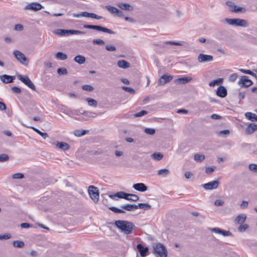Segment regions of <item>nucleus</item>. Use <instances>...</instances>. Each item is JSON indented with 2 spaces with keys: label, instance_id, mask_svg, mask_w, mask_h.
<instances>
[{
  "label": "nucleus",
  "instance_id": "nucleus-44",
  "mask_svg": "<svg viewBox=\"0 0 257 257\" xmlns=\"http://www.w3.org/2000/svg\"><path fill=\"white\" fill-rule=\"evenodd\" d=\"M148 113L146 110H143L139 112H137L134 114V116L136 117H141L144 116Z\"/></svg>",
  "mask_w": 257,
  "mask_h": 257
},
{
  "label": "nucleus",
  "instance_id": "nucleus-18",
  "mask_svg": "<svg viewBox=\"0 0 257 257\" xmlns=\"http://www.w3.org/2000/svg\"><path fill=\"white\" fill-rule=\"evenodd\" d=\"M137 248L142 257H145L147 255V253L149 250L148 247H144L142 244L139 243L137 244Z\"/></svg>",
  "mask_w": 257,
  "mask_h": 257
},
{
  "label": "nucleus",
  "instance_id": "nucleus-30",
  "mask_svg": "<svg viewBox=\"0 0 257 257\" xmlns=\"http://www.w3.org/2000/svg\"><path fill=\"white\" fill-rule=\"evenodd\" d=\"M170 171L168 169H163L159 170L158 171V175H161L163 177H166L169 175Z\"/></svg>",
  "mask_w": 257,
  "mask_h": 257
},
{
  "label": "nucleus",
  "instance_id": "nucleus-25",
  "mask_svg": "<svg viewBox=\"0 0 257 257\" xmlns=\"http://www.w3.org/2000/svg\"><path fill=\"white\" fill-rule=\"evenodd\" d=\"M88 132L87 130H76L74 131V135L76 137L82 136Z\"/></svg>",
  "mask_w": 257,
  "mask_h": 257
},
{
  "label": "nucleus",
  "instance_id": "nucleus-21",
  "mask_svg": "<svg viewBox=\"0 0 257 257\" xmlns=\"http://www.w3.org/2000/svg\"><path fill=\"white\" fill-rule=\"evenodd\" d=\"M117 66L119 68L126 69L131 66L130 63L124 60H119L117 61Z\"/></svg>",
  "mask_w": 257,
  "mask_h": 257
},
{
  "label": "nucleus",
  "instance_id": "nucleus-58",
  "mask_svg": "<svg viewBox=\"0 0 257 257\" xmlns=\"http://www.w3.org/2000/svg\"><path fill=\"white\" fill-rule=\"evenodd\" d=\"M224 203V201L222 200H216L214 202V205L217 206H222Z\"/></svg>",
  "mask_w": 257,
  "mask_h": 257
},
{
  "label": "nucleus",
  "instance_id": "nucleus-12",
  "mask_svg": "<svg viewBox=\"0 0 257 257\" xmlns=\"http://www.w3.org/2000/svg\"><path fill=\"white\" fill-rule=\"evenodd\" d=\"M213 59L212 56L203 54H200L198 57V60L200 63L212 61Z\"/></svg>",
  "mask_w": 257,
  "mask_h": 257
},
{
  "label": "nucleus",
  "instance_id": "nucleus-47",
  "mask_svg": "<svg viewBox=\"0 0 257 257\" xmlns=\"http://www.w3.org/2000/svg\"><path fill=\"white\" fill-rule=\"evenodd\" d=\"M145 132L149 135H154L155 133V130L151 128H146L145 129Z\"/></svg>",
  "mask_w": 257,
  "mask_h": 257
},
{
  "label": "nucleus",
  "instance_id": "nucleus-59",
  "mask_svg": "<svg viewBox=\"0 0 257 257\" xmlns=\"http://www.w3.org/2000/svg\"><path fill=\"white\" fill-rule=\"evenodd\" d=\"M90 18L95 19L96 20H100L102 18L101 16H98L94 13H91Z\"/></svg>",
  "mask_w": 257,
  "mask_h": 257
},
{
  "label": "nucleus",
  "instance_id": "nucleus-38",
  "mask_svg": "<svg viewBox=\"0 0 257 257\" xmlns=\"http://www.w3.org/2000/svg\"><path fill=\"white\" fill-rule=\"evenodd\" d=\"M109 209L110 210H111L112 211H113V212L116 213H124L125 212L122 209H119V208H116L115 207H113V206L109 207Z\"/></svg>",
  "mask_w": 257,
  "mask_h": 257
},
{
  "label": "nucleus",
  "instance_id": "nucleus-57",
  "mask_svg": "<svg viewBox=\"0 0 257 257\" xmlns=\"http://www.w3.org/2000/svg\"><path fill=\"white\" fill-rule=\"evenodd\" d=\"M12 90L15 93H20L21 92V89L17 86L12 87Z\"/></svg>",
  "mask_w": 257,
  "mask_h": 257
},
{
  "label": "nucleus",
  "instance_id": "nucleus-15",
  "mask_svg": "<svg viewBox=\"0 0 257 257\" xmlns=\"http://www.w3.org/2000/svg\"><path fill=\"white\" fill-rule=\"evenodd\" d=\"M15 79V76H11L7 74H4L0 76V79L5 83L13 82Z\"/></svg>",
  "mask_w": 257,
  "mask_h": 257
},
{
  "label": "nucleus",
  "instance_id": "nucleus-45",
  "mask_svg": "<svg viewBox=\"0 0 257 257\" xmlns=\"http://www.w3.org/2000/svg\"><path fill=\"white\" fill-rule=\"evenodd\" d=\"M183 42H174V41H166L165 43L166 44H170V45H176V46H182L183 45Z\"/></svg>",
  "mask_w": 257,
  "mask_h": 257
},
{
  "label": "nucleus",
  "instance_id": "nucleus-53",
  "mask_svg": "<svg viewBox=\"0 0 257 257\" xmlns=\"http://www.w3.org/2000/svg\"><path fill=\"white\" fill-rule=\"evenodd\" d=\"M105 49L107 51H114L116 50V48L113 45H107L105 46Z\"/></svg>",
  "mask_w": 257,
  "mask_h": 257
},
{
  "label": "nucleus",
  "instance_id": "nucleus-24",
  "mask_svg": "<svg viewBox=\"0 0 257 257\" xmlns=\"http://www.w3.org/2000/svg\"><path fill=\"white\" fill-rule=\"evenodd\" d=\"M245 116L248 119L252 121H257V115L255 113L247 112L245 113Z\"/></svg>",
  "mask_w": 257,
  "mask_h": 257
},
{
  "label": "nucleus",
  "instance_id": "nucleus-48",
  "mask_svg": "<svg viewBox=\"0 0 257 257\" xmlns=\"http://www.w3.org/2000/svg\"><path fill=\"white\" fill-rule=\"evenodd\" d=\"M82 88L83 90L88 91H91L93 90V87L90 85H84L82 86Z\"/></svg>",
  "mask_w": 257,
  "mask_h": 257
},
{
  "label": "nucleus",
  "instance_id": "nucleus-55",
  "mask_svg": "<svg viewBox=\"0 0 257 257\" xmlns=\"http://www.w3.org/2000/svg\"><path fill=\"white\" fill-rule=\"evenodd\" d=\"M249 169L251 171H253L255 172H257V165L256 164H250L249 165Z\"/></svg>",
  "mask_w": 257,
  "mask_h": 257
},
{
  "label": "nucleus",
  "instance_id": "nucleus-26",
  "mask_svg": "<svg viewBox=\"0 0 257 257\" xmlns=\"http://www.w3.org/2000/svg\"><path fill=\"white\" fill-rule=\"evenodd\" d=\"M223 78H218L217 79L213 80V81L210 82V83H209V85L210 87H214V86H215L216 85H219L220 84H221L223 82Z\"/></svg>",
  "mask_w": 257,
  "mask_h": 257
},
{
  "label": "nucleus",
  "instance_id": "nucleus-11",
  "mask_svg": "<svg viewBox=\"0 0 257 257\" xmlns=\"http://www.w3.org/2000/svg\"><path fill=\"white\" fill-rule=\"evenodd\" d=\"M42 6L38 3H33L27 5L25 9V10H31L34 11L40 10L42 9Z\"/></svg>",
  "mask_w": 257,
  "mask_h": 257
},
{
  "label": "nucleus",
  "instance_id": "nucleus-64",
  "mask_svg": "<svg viewBox=\"0 0 257 257\" xmlns=\"http://www.w3.org/2000/svg\"><path fill=\"white\" fill-rule=\"evenodd\" d=\"M229 134V131L228 130H225L220 131L219 133V135L222 136L223 135H228Z\"/></svg>",
  "mask_w": 257,
  "mask_h": 257
},
{
  "label": "nucleus",
  "instance_id": "nucleus-16",
  "mask_svg": "<svg viewBox=\"0 0 257 257\" xmlns=\"http://www.w3.org/2000/svg\"><path fill=\"white\" fill-rule=\"evenodd\" d=\"M133 187L134 189L140 192H145L148 189V187L143 183L135 184L133 185Z\"/></svg>",
  "mask_w": 257,
  "mask_h": 257
},
{
  "label": "nucleus",
  "instance_id": "nucleus-13",
  "mask_svg": "<svg viewBox=\"0 0 257 257\" xmlns=\"http://www.w3.org/2000/svg\"><path fill=\"white\" fill-rule=\"evenodd\" d=\"M173 78L171 75H163L158 80V84L159 85H164L166 83L170 81Z\"/></svg>",
  "mask_w": 257,
  "mask_h": 257
},
{
  "label": "nucleus",
  "instance_id": "nucleus-3",
  "mask_svg": "<svg viewBox=\"0 0 257 257\" xmlns=\"http://www.w3.org/2000/svg\"><path fill=\"white\" fill-rule=\"evenodd\" d=\"M55 33L56 35L60 36H68L69 35L74 34H85V32L75 30H63V29H57L55 31Z\"/></svg>",
  "mask_w": 257,
  "mask_h": 257
},
{
  "label": "nucleus",
  "instance_id": "nucleus-61",
  "mask_svg": "<svg viewBox=\"0 0 257 257\" xmlns=\"http://www.w3.org/2000/svg\"><path fill=\"white\" fill-rule=\"evenodd\" d=\"M90 13H88L87 12H81V15L82 17H86V18H90Z\"/></svg>",
  "mask_w": 257,
  "mask_h": 257
},
{
  "label": "nucleus",
  "instance_id": "nucleus-29",
  "mask_svg": "<svg viewBox=\"0 0 257 257\" xmlns=\"http://www.w3.org/2000/svg\"><path fill=\"white\" fill-rule=\"evenodd\" d=\"M56 57L59 60H64L67 59V56L66 54L61 52H59L56 53Z\"/></svg>",
  "mask_w": 257,
  "mask_h": 257
},
{
  "label": "nucleus",
  "instance_id": "nucleus-9",
  "mask_svg": "<svg viewBox=\"0 0 257 257\" xmlns=\"http://www.w3.org/2000/svg\"><path fill=\"white\" fill-rule=\"evenodd\" d=\"M128 195L129 193H127L123 191H120L117 192L114 194L109 195V197L113 200L115 199V197H118L119 198H123L125 199V200H127L128 199Z\"/></svg>",
  "mask_w": 257,
  "mask_h": 257
},
{
  "label": "nucleus",
  "instance_id": "nucleus-43",
  "mask_svg": "<svg viewBox=\"0 0 257 257\" xmlns=\"http://www.w3.org/2000/svg\"><path fill=\"white\" fill-rule=\"evenodd\" d=\"M9 156L6 154H2L0 155V162H6L9 160Z\"/></svg>",
  "mask_w": 257,
  "mask_h": 257
},
{
  "label": "nucleus",
  "instance_id": "nucleus-19",
  "mask_svg": "<svg viewBox=\"0 0 257 257\" xmlns=\"http://www.w3.org/2000/svg\"><path fill=\"white\" fill-rule=\"evenodd\" d=\"M53 144L56 145L58 148L63 150H67L70 148L69 145L67 143L63 142H56L53 143Z\"/></svg>",
  "mask_w": 257,
  "mask_h": 257
},
{
  "label": "nucleus",
  "instance_id": "nucleus-62",
  "mask_svg": "<svg viewBox=\"0 0 257 257\" xmlns=\"http://www.w3.org/2000/svg\"><path fill=\"white\" fill-rule=\"evenodd\" d=\"M115 16L119 18H121L124 16V14L122 11L118 9L115 14Z\"/></svg>",
  "mask_w": 257,
  "mask_h": 257
},
{
  "label": "nucleus",
  "instance_id": "nucleus-35",
  "mask_svg": "<svg viewBox=\"0 0 257 257\" xmlns=\"http://www.w3.org/2000/svg\"><path fill=\"white\" fill-rule=\"evenodd\" d=\"M153 159L159 161L161 160L163 157V155L160 153H155L151 155Z\"/></svg>",
  "mask_w": 257,
  "mask_h": 257
},
{
  "label": "nucleus",
  "instance_id": "nucleus-60",
  "mask_svg": "<svg viewBox=\"0 0 257 257\" xmlns=\"http://www.w3.org/2000/svg\"><path fill=\"white\" fill-rule=\"evenodd\" d=\"M242 9H243L242 8L237 7L236 6H234V9L233 10H232V12H233L234 13H238L241 11Z\"/></svg>",
  "mask_w": 257,
  "mask_h": 257
},
{
  "label": "nucleus",
  "instance_id": "nucleus-63",
  "mask_svg": "<svg viewBox=\"0 0 257 257\" xmlns=\"http://www.w3.org/2000/svg\"><path fill=\"white\" fill-rule=\"evenodd\" d=\"M15 29L18 31H21L23 29V26L22 25L18 24L15 25Z\"/></svg>",
  "mask_w": 257,
  "mask_h": 257
},
{
  "label": "nucleus",
  "instance_id": "nucleus-22",
  "mask_svg": "<svg viewBox=\"0 0 257 257\" xmlns=\"http://www.w3.org/2000/svg\"><path fill=\"white\" fill-rule=\"evenodd\" d=\"M255 130H257V124L254 123H251L247 126L246 132L248 134H251Z\"/></svg>",
  "mask_w": 257,
  "mask_h": 257
},
{
  "label": "nucleus",
  "instance_id": "nucleus-14",
  "mask_svg": "<svg viewBox=\"0 0 257 257\" xmlns=\"http://www.w3.org/2000/svg\"><path fill=\"white\" fill-rule=\"evenodd\" d=\"M238 83L239 84H241L242 86L247 87L252 85L253 83L251 80L248 79L247 76H242Z\"/></svg>",
  "mask_w": 257,
  "mask_h": 257
},
{
  "label": "nucleus",
  "instance_id": "nucleus-7",
  "mask_svg": "<svg viewBox=\"0 0 257 257\" xmlns=\"http://www.w3.org/2000/svg\"><path fill=\"white\" fill-rule=\"evenodd\" d=\"M17 77L20 81L23 82L28 87L33 90H35V86L28 76H26L24 77L21 74H19Z\"/></svg>",
  "mask_w": 257,
  "mask_h": 257
},
{
  "label": "nucleus",
  "instance_id": "nucleus-31",
  "mask_svg": "<svg viewBox=\"0 0 257 257\" xmlns=\"http://www.w3.org/2000/svg\"><path fill=\"white\" fill-rule=\"evenodd\" d=\"M13 245L16 247L21 248L24 246L25 243L21 240H15L13 242Z\"/></svg>",
  "mask_w": 257,
  "mask_h": 257
},
{
  "label": "nucleus",
  "instance_id": "nucleus-36",
  "mask_svg": "<svg viewBox=\"0 0 257 257\" xmlns=\"http://www.w3.org/2000/svg\"><path fill=\"white\" fill-rule=\"evenodd\" d=\"M139 197L138 195L134 194L129 193L128 199H127V200L136 202L139 200Z\"/></svg>",
  "mask_w": 257,
  "mask_h": 257
},
{
  "label": "nucleus",
  "instance_id": "nucleus-32",
  "mask_svg": "<svg viewBox=\"0 0 257 257\" xmlns=\"http://www.w3.org/2000/svg\"><path fill=\"white\" fill-rule=\"evenodd\" d=\"M138 206H139V208L145 210H148L152 208L151 206L148 203H139Z\"/></svg>",
  "mask_w": 257,
  "mask_h": 257
},
{
  "label": "nucleus",
  "instance_id": "nucleus-1",
  "mask_svg": "<svg viewBox=\"0 0 257 257\" xmlns=\"http://www.w3.org/2000/svg\"><path fill=\"white\" fill-rule=\"evenodd\" d=\"M115 225L125 234H130L136 229V226L132 222L126 220H118L114 222Z\"/></svg>",
  "mask_w": 257,
  "mask_h": 257
},
{
  "label": "nucleus",
  "instance_id": "nucleus-2",
  "mask_svg": "<svg viewBox=\"0 0 257 257\" xmlns=\"http://www.w3.org/2000/svg\"><path fill=\"white\" fill-rule=\"evenodd\" d=\"M225 21L229 25L233 26H238L242 27H247L248 26L247 21L244 19L236 18L229 19L225 18Z\"/></svg>",
  "mask_w": 257,
  "mask_h": 257
},
{
  "label": "nucleus",
  "instance_id": "nucleus-50",
  "mask_svg": "<svg viewBox=\"0 0 257 257\" xmlns=\"http://www.w3.org/2000/svg\"><path fill=\"white\" fill-rule=\"evenodd\" d=\"M93 44H96V45H103L104 44V42L101 39H94L93 40Z\"/></svg>",
  "mask_w": 257,
  "mask_h": 257
},
{
  "label": "nucleus",
  "instance_id": "nucleus-20",
  "mask_svg": "<svg viewBox=\"0 0 257 257\" xmlns=\"http://www.w3.org/2000/svg\"><path fill=\"white\" fill-rule=\"evenodd\" d=\"M117 6L120 8L121 10L128 11H133L134 9L133 7L128 4L118 3L117 4Z\"/></svg>",
  "mask_w": 257,
  "mask_h": 257
},
{
  "label": "nucleus",
  "instance_id": "nucleus-6",
  "mask_svg": "<svg viewBox=\"0 0 257 257\" xmlns=\"http://www.w3.org/2000/svg\"><path fill=\"white\" fill-rule=\"evenodd\" d=\"M88 191L91 198L94 202H97L99 198V193L97 188L93 186H90Z\"/></svg>",
  "mask_w": 257,
  "mask_h": 257
},
{
  "label": "nucleus",
  "instance_id": "nucleus-27",
  "mask_svg": "<svg viewBox=\"0 0 257 257\" xmlns=\"http://www.w3.org/2000/svg\"><path fill=\"white\" fill-rule=\"evenodd\" d=\"M74 60L79 64H83L85 61V58L82 55H77L75 57Z\"/></svg>",
  "mask_w": 257,
  "mask_h": 257
},
{
  "label": "nucleus",
  "instance_id": "nucleus-56",
  "mask_svg": "<svg viewBox=\"0 0 257 257\" xmlns=\"http://www.w3.org/2000/svg\"><path fill=\"white\" fill-rule=\"evenodd\" d=\"M11 235L10 233H6L3 235H0V239H8L10 238Z\"/></svg>",
  "mask_w": 257,
  "mask_h": 257
},
{
  "label": "nucleus",
  "instance_id": "nucleus-42",
  "mask_svg": "<svg viewBox=\"0 0 257 257\" xmlns=\"http://www.w3.org/2000/svg\"><path fill=\"white\" fill-rule=\"evenodd\" d=\"M248 228V225L246 224H240L239 227L238 228V231L239 232H244Z\"/></svg>",
  "mask_w": 257,
  "mask_h": 257
},
{
  "label": "nucleus",
  "instance_id": "nucleus-10",
  "mask_svg": "<svg viewBox=\"0 0 257 257\" xmlns=\"http://www.w3.org/2000/svg\"><path fill=\"white\" fill-rule=\"evenodd\" d=\"M15 57L17 60L22 63H24V62L27 61V59L26 56L22 52L18 50H15L13 53Z\"/></svg>",
  "mask_w": 257,
  "mask_h": 257
},
{
  "label": "nucleus",
  "instance_id": "nucleus-28",
  "mask_svg": "<svg viewBox=\"0 0 257 257\" xmlns=\"http://www.w3.org/2000/svg\"><path fill=\"white\" fill-rule=\"evenodd\" d=\"M28 127H29V126H28ZM30 128L33 129L35 132H36L37 134L41 136L44 139H46L48 137V134L46 133H43L34 127H30Z\"/></svg>",
  "mask_w": 257,
  "mask_h": 257
},
{
  "label": "nucleus",
  "instance_id": "nucleus-17",
  "mask_svg": "<svg viewBox=\"0 0 257 257\" xmlns=\"http://www.w3.org/2000/svg\"><path fill=\"white\" fill-rule=\"evenodd\" d=\"M227 90L223 86H219L216 91L217 96L223 98L227 95Z\"/></svg>",
  "mask_w": 257,
  "mask_h": 257
},
{
  "label": "nucleus",
  "instance_id": "nucleus-8",
  "mask_svg": "<svg viewBox=\"0 0 257 257\" xmlns=\"http://www.w3.org/2000/svg\"><path fill=\"white\" fill-rule=\"evenodd\" d=\"M219 185V181L217 180H213L209 182L202 185L203 187L206 190H212L218 188Z\"/></svg>",
  "mask_w": 257,
  "mask_h": 257
},
{
  "label": "nucleus",
  "instance_id": "nucleus-52",
  "mask_svg": "<svg viewBox=\"0 0 257 257\" xmlns=\"http://www.w3.org/2000/svg\"><path fill=\"white\" fill-rule=\"evenodd\" d=\"M221 234H222L224 236H230L232 234V233L229 231L221 229Z\"/></svg>",
  "mask_w": 257,
  "mask_h": 257
},
{
  "label": "nucleus",
  "instance_id": "nucleus-4",
  "mask_svg": "<svg viewBox=\"0 0 257 257\" xmlns=\"http://www.w3.org/2000/svg\"><path fill=\"white\" fill-rule=\"evenodd\" d=\"M154 253L158 254L160 257H167V251L165 246L159 243L154 246Z\"/></svg>",
  "mask_w": 257,
  "mask_h": 257
},
{
  "label": "nucleus",
  "instance_id": "nucleus-5",
  "mask_svg": "<svg viewBox=\"0 0 257 257\" xmlns=\"http://www.w3.org/2000/svg\"><path fill=\"white\" fill-rule=\"evenodd\" d=\"M83 28L89 29H93L98 31H101L103 32L107 33L110 34H114L115 33V32L112 31L110 29H107L105 27H103L101 26L97 25H84Z\"/></svg>",
  "mask_w": 257,
  "mask_h": 257
},
{
  "label": "nucleus",
  "instance_id": "nucleus-54",
  "mask_svg": "<svg viewBox=\"0 0 257 257\" xmlns=\"http://www.w3.org/2000/svg\"><path fill=\"white\" fill-rule=\"evenodd\" d=\"M13 177L14 179H22V178H24V175L22 173H19L15 174L13 175Z\"/></svg>",
  "mask_w": 257,
  "mask_h": 257
},
{
  "label": "nucleus",
  "instance_id": "nucleus-41",
  "mask_svg": "<svg viewBox=\"0 0 257 257\" xmlns=\"http://www.w3.org/2000/svg\"><path fill=\"white\" fill-rule=\"evenodd\" d=\"M57 73L59 75H66L68 73L67 69L64 68H59L57 69Z\"/></svg>",
  "mask_w": 257,
  "mask_h": 257
},
{
  "label": "nucleus",
  "instance_id": "nucleus-40",
  "mask_svg": "<svg viewBox=\"0 0 257 257\" xmlns=\"http://www.w3.org/2000/svg\"><path fill=\"white\" fill-rule=\"evenodd\" d=\"M120 208L121 209L126 210L127 211H133V210H132V204H127L121 205L120 206Z\"/></svg>",
  "mask_w": 257,
  "mask_h": 257
},
{
  "label": "nucleus",
  "instance_id": "nucleus-51",
  "mask_svg": "<svg viewBox=\"0 0 257 257\" xmlns=\"http://www.w3.org/2000/svg\"><path fill=\"white\" fill-rule=\"evenodd\" d=\"M215 169V167L213 166L206 167L205 169V172L207 174H211L214 171Z\"/></svg>",
  "mask_w": 257,
  "mask_h": 257
},
{
  "label": "nucleus",
  "instance_id": "nucleus-33",
  "mask_svg": "<svg viewBox=\"0 0 257 257\" xmlns=\"http://www.w3.org/2000/svg\"><path fill=\"white\" fill-rule=\"evenodd\" d=\"M86 100L88 102V104L90 106H92L93 107H96L97 105V102L94 99L91 98H87Z\"/></svg>",
  "mask_w": 257,
  "mask_h": 257
},
{
  "label": "nucleus",
  "instance_id": "nucleus-49",
  "mask_svg": "<svg viewBox=\"0 0 257 257\" xmlns=\"http://www.w3.org/2000/svg\"><path fill=\"white\" fill-rule=\"evenodd\" d=\"M238 77V75L236 73H233L230 75L229 78V80L231 82H234L236 80Z\"/></svg>",
  "mask_w": 257,
  "mask_h": 257
},
{
  "label": "nucleus",
  "instance_id": "nucleus-39",
  "mask_svg": "<svg viewBox=\"0 0 257 257\" xmlns=\"http://www.w3.org/2000/svg\"><path fill=\"white\" fill-rule=\"evenodd\" d=\"M205 159L204 155L196 154L194 155V160L197 162H202Z\"/></svg>",
  "mask_w": 257,
  "mask_h": 257
},
{
  "label": "nucleus",
  "instance_id": "nucleus-46",
  "mask_svg": "<svg viewBox=\"0 0 257 257\" xmlns=\"http://www.w3.org/2000/svg\"><path fill=\"white\" fill-rule=\"evenodd\" d=\"M122 89L126 92H130L132 94L134 93L135 92V90L131 87H126V86H122Z\"/></svg>",
  "mask_w": 257,
  "mask_h": 257
},
{
  "label": "nucleus",
  "instance_id": "nucleus-34",
  "mask_svg": "<svg viewBox=\"0 0 257 257\" xmlns=\"http://www.w3.org/2000/svg\"><path fill=\"white\" fill-rule=\"evenodd\" d=\"M192 78L191 77H182L181 78H179L177 80V81L179 83H181L182 84H185L189 82L191 80Z\"/></svg>",
  "mask_w": 257,
  "mask_h": 257
},
{
  "label": "nucleus",
  "instance_id": "nucleus-23",
  "mask_svg": "<svg viewBox=\"0 0 257 257\" xmlns=\"http://www.w3.org/2000/svg\"><path fill=\"white\" fill-rule=\"evenodd\" d=\"M246 219V216L244 214H241L238 215L235 219V222L237 224H242Z\"/></svg>",
  "mask_w": 257,
  "mask_h": 257
},
{
  "label": "nucleus",
  "instance_id": "nucleus-37",
  "mask_svg": "<svg viewBox=\"0 0 257 257\" xmlns=\"http://www.w3.org/2000/svg\"><path fill=\"white\" fill-rule=\"evenodd\" d=\"M106 9L112 14H116V12L117 11V9L114 7H112V6H106Z\"/></svg>",
  "mask_w": 257,
  "mask_h": 257
}]
</instances>
